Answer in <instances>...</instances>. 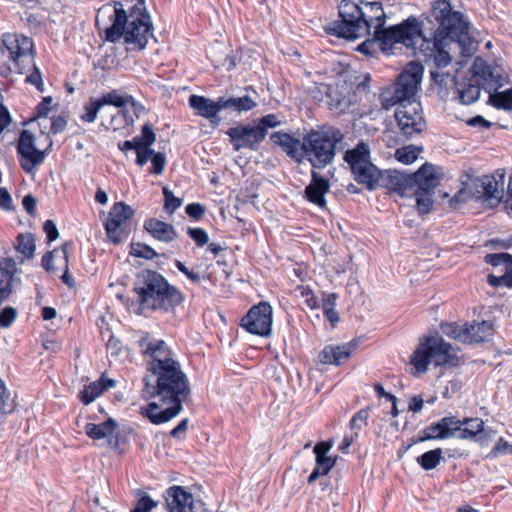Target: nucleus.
<instances>
[{
	"label": "nucleus",
	"mask_w": 512,
	"mask_h": 512,
	"mask_svg": "<svg viewBox=\"0 0 512 512\" xmlns=\"http://www.w3.org/2000/svg\"><path fill=\"white\" fill-rule=\"evenodd\" d=\"M17 153L24 159L20 161L21 168L31 173L34 167L42 164L47 151H41L35 147V137L29 130H22L17 143Z\"/></svg>",
	"instance_id": "dca6fc26"
},
{
	"label": "nucleus",
	"mask_w": 512,
	"mask_h": 512,
	"mask_svg": "<svg viewBox=\"0 0 512 512\" xmlns=\"http://www.w3.org/2000/svg\"><path fill=\"white\" fill-rule=\"evenodd\" d=\"M68 116L67 115H57L51 118V132L54 134H59L63 132L67 126Z\"/></svg>",
	"instance_id": "5fc2aeb1"
},
{
	"label": "nucleus",
	"mask_w": 512,
	"mask_h": 512,
	"mask_svg": "<svg viewBox=\"0 0 512 512\" xmlns=\"http://www.w3.org/2000/svg\"><path fill=\"white\" fill-rule=\"evenodd\" d=\"M144 229L156 240L170 243L177 237V232L173 225L163 222L156 218H150L144 222Z\"/></svg>",
	"instance_id": "a878e982"
},
{
	"label": "nucleus",
	"mask_w": 512,
	"mask_h": 512,
	"mask_svg": "<svg viewBox=\"0 0 512 512\" xmlns=\"http://www.w3.org/2000/svg\"><path fill=\"white\" fill-rule=\"evenodd\" d=\"M166 503L169 512H202L205 509L201 501H195L193 495L181 486L167 490Z\"/></svg>",
	"instance_id": "a211bd4d"
},
{
	"label": "nucleus",
	"mask_w": 512,
	"mask_h": 512,
	"mask_svg": "<svg viewBox=\"0 0 512 512\" xmlns=\"http://www.w3.org/2000/svg\"><path fill=\"white\" fill-rule=\"evenodd\" d=\"M439 431L436 423H431L427 427H425L422 431V436L419 437L417 441H414V443L417 442H423L427 440H436L439 439Z\"/></svg>",
	"instance_id": "6e6d98bb"
},
{
	"label": "nucleus",
	"mask_w": 512,
	"mask_h": 512,
	"mask_svg": "<svg viewBox=\"0 0 512 512\" xmlns=\"http://www.w3.org/2000/svg\"><path fill=\"white\" fill-rule=\"evenodd\" d=\"M487 103L498 110L512 111V88L491 93Z\"/></svg>",
	"instance_id": "473e14b6"
},
{
	"label": "nucleus",
	"mask_w": 512,
	"mask_h": 512,
	"mask_svg": "<svg viewBox=\"0 0 512 512\" xmlns=\"http://www.w3.org/2000/svg\"><path fill=\"white\" fill-rule=\"evenodd\" d=\"M102 107L105 105H112L117 108H123L129 103H133L134 98L131 95L121 93L120 90H112L103 94L98 98Z\"/></svg>",
	"instance_id": "2f4dec72"
},
{
	"label": "nucleus",
	"mask_w": 512,
	"mask_h": 512,
	"mask_svg": "<svg viewBox=\"0 0 512 512\" xmlns=\"http://www.w3.org/2000/svg\"><path fill=\"white\" fill-rule=\"evenodd\" d=\"M339 296L337 293L322 292V300L320 307L323 309V313L329 309H334Z\"/></svg>",
	"instance_id": "13d9d810"
},
{
	"label": "nucleus",
	"mask_w": 512,
	"mask_h": 512,
	"mask_svg": "<svg viewBox=\"0 0 512 512\" xmlns=\"http://www.w3.org/2000/svg\"><path fill=\"white\" fill-rule=\"evenodd\" d=\"M100 385L96 381L86 385L83 390L79 392V399L84 405L92 403L97 397L103 394V389L99 388Z\"/></svg>",
	"instance_id": "58836bf2"
},
{
	"label": "nucleus",
	"mask_w": 512,
	"mask_h": 512,
	"mask_svg": "<svg viewBox=\"0 0 512 512\" xmlns=\"http://www.w3.org/2000/svg\"><path fill=\"white\" fill-rule=\"evenodd\" d=\"M22 205L29 215H35L37 200L33 195H26L22 200Z\"/></svg>",
	"instance_id": "774afa93"
},
{
	"label": "nucleus",
	"mask_w": 512,
	"mask_h": 512,
	"mask_svg": "<svg viewBox=\"0 0 512 512\" xmlns=\"http://www.w3.org/2000/svg\"><path fill=\"white\" fill-rule=\"evenodd\" d=\"M51 97H45L36 107V117L42 118L47 117L49 112L51 111Z\"/></svg>",
	"instance_id": "0e129e2a"
},
{
	"label": "nucleus",
	"mask_w": 512,
	"mask_h": 512,
	"mask_svg": "<svg viewBox=\"0 0 512 512\" xmlns=\"http://www.w3.org/2000/svg\"><path fill=\"white\" fill-rule=\"evenodd\" d=\"M439 439H449L456 435V432L463 426L460 419L455 416L441 418L437 423Z\"/></svg>",
	"instance_id": "7c9ffc66"
},
{
	"label": "nucleus",
	"mask_w": 512,
	"mask_h": 512,
	"mask_svg": "<svg viewBox=\"0 0 512 512\" xmlns=\"http://www.w3.org/2000/svg\"><path fill=\"white\" fill-rule=\"evenodd\" d=\"M162 192L164 196V210L168 214H173L182 205V199L174 196L168 187H163Z\"/></svg>",
	"instance_id": "37998d69"
},
{
	"label": "nucleus",
	"mask_w": 512,
	"mask_h": 512,
	"mask_svg": "<svg viewBox=\"0 0 512 512\" xmlns=\"http://www.w3.org/2000/svg\"><path fill=\"white\" fill-rule=\"evenodd\" d=\"M356 347V343L350 342L344 345H328L323 348L319 358L323 364L340 365L348 359Z\"/></svg>",
	"instance_id": "393cba45"
},
{
	"label": "nucleus",
	"mask_w": 512,
	"mask_h": 512,
	"mask_svg": "<svg viewBox=\"0 0 512 512\" xmlns=\"http://www.w3.org/2000/svg\"><path fill=\"white\" fill-rule=\"evenodd\" d=\"M132 255L135 257L152 260L158 256L157 252L147 244L136 243L132 245Z\"/></svg>",
	"instance_id": "de8ad7c7"
},
{
	"label": "nucleus",
	"mask_w": 512,
	"mask_h": 512,
	"mask_svg": "<svg viewBox=\"0 0 512 512\" xmlns=\"http://www.w3.org/2000/svg\"><path fill=\"white\" fill-rule=\"evenodd\" d=\"M152 168L151 173L160 175L163 173L166 165V157L161 152H155L151 156Z\"/></svg>",
	"instance_id": "603ef678"
},
{
	"label": "nucleus",
	"mask_w": 512,
	"mask_h": 512,
	"mask_svg": "<svg viewBox=\"0 0 512 512\" xmlns=\"http://www.w3.org/2000/svg\"><path fill=\"white\" fill-rule=\"evenodd\" d=\"M442 331L444 334L461 341L463 343H468V337H467V326L466 324L461 326L456 323H450L446 324L445 326H442Z\"/></svg>",
	"instance_id": "ea45409f"
},
{
	"label": "nucleus",
	"mask_w": 512,
	"mask_h": 512,
	"mask_svg": "<svg viewBox=\"0 0 512 512\" xmlns=\"http://www.w3.org/2000/svg\"><path fill=\"white\" fill-rule=\"evenodd\" d=\"M419 51L425 56L433 57L434 64L437 68L447 67L451 62V56L447 50L450 44L439 38L421 36L419 41Z\"/></svg>",
	"instance_id": "412c9836"
},
{
	"label": "nucleus",
	"mask_w": 512,
	"mask_h": 512,
	"mask_svg": "<svg viewBox=\"0 0 512 512\" xmlns=\"http://www.w3.org/2000/svg\"><path fill=\"white\" fill-rule=\"evenodd\" d=\"M16 250L25 258H33L35 254V238L31 233H20L16 238Z\"/></svg>",
	"instance_id": "72a5a7b5"
},
{
	"label": "nucleus",
	"mask_w": 512,
	"mask_h": 512,
	"mask_svg": "<svg viewBox=\"0 0 512 512\" xmlns=\"http://www.w3.org/2000/svg\"><path fill=\"white\" fill-rule=\"evenodd\" d=\"M247 332L267 337L271 333L272 328V307L267 302H260L250 308L240 322Z\"/></svg>",
	"instance_id": "4468645a"
},
{
	"label": "nucleus",
	"mask_w": 512,
	"mask_h": 512,
	"mask_svg": "<svg viewBox=\"0 0 512 512\" xmlns=\"http://www.w3.org/2000/svg\"><path fill=\"white\" fill-rule=\"evenodd\" d=\"M485 262L493 267H502L499 276L489 274L487 282L492 287L512 288V256L508 253H492L485 256Z\"/></svg>",
	"instance_id": "6ab92c4d"
},
{
	"label": "nucleus",
	"mask_w": 512,
	"mask_h": 512,
	"mask_svg": "<svg viewBox=\"0 0 512 512\" xmlns=\"http://www.w3.org/2000/svg\"><path fill=\"white\" fill-rule=\"evenodd\" d=\"M152 154H154L153 149L140 147L139 150H136V164L139 166H144L147 161L151 159Z\"/></svg>",
	"instance_id": "69168bd1"
},
{
	"label": "nucleus",
	"mask_w": 512,
	"mask_h": 512,
	"mask_svg": "<svg viewBox=\"0 0 512 512\" xmlns=\"http://www.w3.org/2000/svg\"><path fill=\"white\" fill-rule=\"evenodd\" d=\"M95 23L105 41L117 43L123 39L126 45H132L136 50L145 49L153 35L145 0H137L127 9L119 1L106 3L98 9Z\"/></svg>",
	"instance_id": "f03ea898"
},
{
	"label": "nucleus",
	"mask_w": 512,
	"mask_h": 512,
	"mask_svg": "<svg viewBox=\"0 0 512 512\" xmlns=\"http://www.w3.org/2000/svg\"><path fill=\"white\" fill-rule=\"evenodd\" d=\"M117 422L109 417L106 421L94 424L87 423L85 425L86 435L93 440H101L111 436L117 428Z\"/></svg>",
	"instance_id": "c85d7f7f"
},
{
	"label": "nucleus",
	"mask_w": 512,
	"mask_h": 512,
	"mask_svg": "<svg viewBox=\"0 0 512 512\" xmlns=\"http://www.w3.org/2000/svg\"><path fill=\"white\" fill-rule=\"evenodd\" d=\"M424 67L417 61H411L399 74L395 83L381 93L384 109L397 105L395 119L402 135L412 138L425 128L422 107L417 93L423 78Z\"/></svg>",
	"instance_id": "7ed1b4c3"
},
{
	"label": "nucleus",
	"mask_w": 512,
	"mask_h": 512,
	"mask_svg": "<svg viewBox=\"0 0 512 512\" xmlns=\"http://www.w3.org/2000/svg\"><path fill=\"white\" fill-rule=\"evenodd\" d=\"M158 505L149 495L145 494L139 498L131 512H150Z\"/></svg>",
	"instance_id": "3c124183"
},
{
	"label": "nucleus",
	"mask_w": 512,
	"mask_h": 512,
	"mask_svg": "<svg viewBox=\"0 0 512 512\" xmlns=\"http://www.w3.org/2000/svg\"><path fill=\"white\" fill-rule=\"evenodd\" d=\"M332 446L333 442L331 440L321 441L314 446L316 467L324 473H329L336 463L335 458L327 456Z\"/></svg>",
	"instance_id": "cd10ccee"
},
{
	"label": "nucleus",
	"mask_w": 512,
	"mask_h": 512,
	"mask_svg": "<svg viewBox=\"0 0 512 512\" xmlns=\"http://www.w3.org/2000/svg\"><path fill=\"white\" fill-rule=\"evenodd\" d=\"M343 140L341 130L333 126L311 130L303 137L304 156L314 168L322 169L333 162Z\"/></svg>",
	"instance_id": "6e6552de"
},
{
	"label": "nucleus",
	"mask_w": 512,
	"mask_h": 512,
	"mask_svg": "<svg viewBox=\"0 0 512 512\" xmlns=\"http://www.w3.org/2000/svg\"><path fill=\"white\" fill-rule=\"evenodd\" d=\"M463 426H466L469 430H472L475 433V437H477L480 433L484 431V422L480 418H465L461 420Z\"/></svg>",
	"instance_id": "864d4df0"
},
{
	"label": "nucleus",
	"mask_w": 512,
	"mask_h": 512,
	"mask_svg": "<svg viewBox=\"0 0 512 512\" xmlns=\"http://www.w3.org/2000/svg\"><path fill=\"white\" fill-rule=\"evenodd\" d=\"M370 147L360 141L354 148L344 154V161L349 165L354 180L372 191L379 186L381 170L371 162Z\"/></svg>",
	"instance_id": "9d476101"
},
{
	"label": "nucleus",
	"mask_w": 512,
	"mask_h": 512,
	"mask_svg": "<svg viewBox=\"0 0 512 512\" xmlns=\"http://www.w3.org/2000/svg\"><path fill=\"white\" fill-rule=\"evenodd\" d=\"M273 144L278 145L292 159L301 161L304 157L303 141L293 137L289 133L277 131L270 135Z\"/></svg>",
	"instance_id": "5701e85b"
},
{
	"label": "nucleus",
	"mask_w": 512,
	"mask_h": 512,
	"mask_svg": "<svg viewBox=\"0 0 512 512\" xmlns=\"http://www.w3.org/2000/svg\"><path fill=\"white\" fill-rule=\"evenodd\" d=\"M412 374L426 373L429 364L453 367L458 364L456 349L441 336H424L410 357Z\"/></svg>",
	"instance_id": "0eeeda50"
},
{
	"label": "nucleus",
	"mask_w": 512,
	"mask_h": 512,
	"mask_svg": "<svg viewBox=\"0 0 512 512\" xmlns=\"http://www.w3.org/2000/svg\"><path fill=\"white\" fill-rule=\"evenodd\" d=\"M472 72L474 78L487 81L492 75V66L488 65L483 59L476 58L472 66Z\"/></svg>",
	"instance_id": "79ce46f5"
},
{
	"label": "nucleus",
	"mask_w": 512,
	"mask_h": 512,
	"mask_svg": "<svg viewBox=\"0 0 512 512\" xmlns=\"http://www.w3.org/2000/svg\"><path fill=\"white\" fill-rule=\"evenodd\" d=\"M474 186L479 198L500 201L504 194V173L485 175L474 181Z\"/></svg>",
	"instance_id": "4be33fe9"
},
{
	"label": "nucleus",
	"mask_w": 512,
	"mask_h": 512,
	"mask_svg": "<svg viewBox=\"0 0 512 512\" xmlns=\"http://www.w3.org/2000/svg\"><path fill=\"white\" fill-rule=\"evenodd\" d=\"M138 345L146 358L149 372L143 379L142 395L145 399H153L140 407V413L155 425L169 422L181 413L183 403L191 395L189 378L164 340L147 333L138 341Z\"/></svg>",
	"instance_id": "f257e3e1"
},
{
	"label": "nucleus",
	"mask_w": 512,
	"mask_h": 512,
	"mask_svg": "<svg viewBox=\"0 0 512 512\" xmlns=\"http://www.w3.org/2000/svg\"><path fill=\"white\" fill-rule=\"evenodd\" d=\"M185 212L189 217L199 220L205 214V207L200 203H190L185 207Z\"/></svg>",
	"instance_id": "052dcab7"
},
{
	"label": "nucleus",
	"mask_w": 512,
	"mask_h": 512,
	"mask_svg": "<svg viewBox=\"0 0 512 512\" xmlns=\"http://www.w3.org/2000/svg\"><path fill=\"white\" fill-rule=\"evenodd\" d=\"M138 315L147 312L173 310L183 301V294L160 273L153 270H142L135 276L133 283Z\"/></svg>",
	"instance_id": "39448f33"
},
{
	"label": "nucleus",
	"mask_w": 512,
	"mask_h": 512,
	"mask_svg": "<svg viewBox=\"0 0 512 512\" xmlns=\"http://www.w3.org/2000/svg\"><path fill=\"white\" fill-rule=\"evenodd\" d=\"M442 176V168L431 163V168L427 169L411 190L410 196L415 197V207L419 215L423 216L431 212L435 189L440 184Z\"/></svg>",
	"instance_id": "9b49d317"
},
{
	"label": "nucleus",
	"mask_w": 512,
	"mask_h": 512,
	"mask_svg": "<svg viewBox=\"0 0 512 512\" xmlns=\"http://www.w3.org/2000/svg\"><path fill=\"white\" fill-rule=\"evenodd\" d=\"M16 318V310L12 307H6L0 312V326L9 327Z\"/></svg>",
	"instance_id": "4d7b16f0"
},
{
	"label": "nucleus",
	"mask_w": 512,
	"mask_h": 512,
	"mask_svg": "<svg viewBox=\"0 0 512 512\" xmlns=\"http://www.w3.org/2000/svg\"><path fill=\"white\" fill-rule=\"evenodd\" d=\"M234 151L242 149L257 151L264 141L258 128L249 124H238L226 131Z\"/></svg>",
	"instance_id": "f3484780"
},
{
	"label": "nucleus",
	"mask_w": 512,
	"mask_h": 512,
	"mask_svg": "<svg viewBox=\"0 0 512 512\" xmlns=\"http://www.w3.org/2000/svg\"><path fill=\"white\" fill-rule=\"evenodd\" d=\"M312 179L305 188V195L309 202L324 207L326 205L325 194L329 191L330 185L327 179L312 171Z\"/></svg>",
	"instance_id": "b1692460"
},
{
	"label": "nucleus",
	"mask_w": 512,
	"mask_h": 512,
	"mask_svg": "<svg viewBox=\"0 0 512 512\" xmlns=\"http://www.w3.org/2000/svg\"><path fill=\"white\" fill-rule=\"evenodd\" d=\"M189 106L195 111V114L203 117L214 125L218 126L221 122L219 112L224 110L223 97L212 100L205 96L192 94L188 99Z\"/></svg>",
	"instance_id": "aec40b11"
},
{
	"label": "nucleus",
	"mask_w": 512,
	"mask_h": 512,
	"mask_svg": "<svg viewBox=\"0 0 512 512\" xmlns=\"http://www.w3.org/2000/svg\"><path fill=\"white\" fill-rule=\"evenodd\" d=\"M101 108L102 105L98 98H90L83 107V113L80 115V119L84 123H94Z\"/></svg>",
	"instance_id": "4c0bfd02"
},
{
	"label": "nucleus",
	"mask_w": 512,
	"mask_h": 512,
	"mask_svg": "<svg viewBox=\"0 0 512 512\" xmlns=\"http://www.w3.org/2000/svg\"><path fill=\"white\" fill-rule=\"evenodd\" d=\"M31 64H33L34 71L26 77V82L35 85L40 91H43V82L40 70L35 66L33 62Z\"/></svg>",
	"instance_id": "338daca9"
},
{
	"label": "nucleus",
	"mask_w": 512,
	"mask_h": 512,
	"mask_svg": "<svg viewBox=\"0 0 512 512\" xmlns=\"http://www.w3.org/2000/svg\"><path fill=\"white\" fill-rule=\"evenodd\" d=\"M423 151L421 146L415 145H407L401 148H398L395 151V158L397 161L409 165L413 163L419 156V154Z\"/></svg>",
	"instance_id": "e433bc0d"
},
{
	"label": "nucleus",
	"mask_w": 512,
	"mask_h": 512,
	"mask_svg": "<svg viewBox=\"0 0 512 512\" xmlns=\"http://www.w3.org/2000/svg\"><path fill=\"white\" fill-rule=\"evenodd\" d=\"M15 409L14 401L7 392L4 381L0 378V414L6 415Z\"/></svg>",
	"instance_id": "a19ab883"
},
{
	"label": "nucleus",
	"mask_w": 512,
	"mask_h": 512,
	"mask_svg": "<svg viewBox=\"0 0 512 512\" xmlns=\"http://www.w3.org/2000/svg\"><path fill=\"white\" fill-rule=\"evenodd\" d=\"M3 45L9 52L10 59L14 62L18 72L24 73L25 65L33 62V41L30 37L17 33L3 35Z\"/></svg>",
	"instance_id": "ddd939ff"
},
{
	"label": "nucleus",
	"mask_w": 512,
	"mask_h": 512,
	"mask_svg": "<svg viewBox=\"0 0 512 512\" xmlns=\"http://www.w3.org/2000/svg\"><path fill=\"white\" fill-rule=\"evenodd\" d=\"M133 215L132 207L124 202H116L111 207L104 226L107 236L112 242L120 243L122 241L123 232Z\"/></svg>",
	"instance_id": "2eb2a0df"
},
{
	"label": "nucleus",
	"mask_w": 512,
	"mask_h": 512,
	"mask_svg": "<svg viewBox=\"0 0 512 512\" xmlns=\"http://www.w3.org/2000/svg\"><path fill=\"white\" fill-rule=\"evenodd\" d=\"M468 343H481L491 339L493 324L489 321L466 323Z\"/></svg>",
	"instance_id": "bb28decb"
},
{
	"label": "nucleus",
	"mask_w": 512,
	"mask_h": 512,
	"mask_svg": "<svg viewBox=\"0 0 512 512\" xmlns=\"http://www.w3.org/2000/svg\"><path fill=\"white\" fill-rule=\"evenodd\" d=\"M458 97L462 104L469 105L478 100L480 96V86L478 80L475 83H467L463 87H458Z\"/></svg>",
	"instance_id": "c9c22d12"
},
{
	"label": "nucleus",
	"mask_w": 512,
	"mask_h": 512,
	"mask_svg": "<svg viewBox=\"0 0 512 512\" xmlns=\"http://www.w3.org/2000/svg\"><path fill=\"white\" fill-rule=\"evenodd\" d=\"M68 244L65 243L62 248L61 252L63 254V258L65 260V271L63 275L61 276V280L64 284H66L69 287H73L75 285L74 278L69 274L68 272V251H67Z\"/></svg>",
	"instance_id": "bf43d9fd"
},
{
	"label": "nucleus",
	"mask_w": 512,
	"mask_h": 512,
	"mask_svg": "<svg viewBox=\"0 0 512 512\" xmlns=\"http://www.w3.org/2000/svg\"><path fill=\"white\" fill-rule=\"evenodd\" d=\"M442 459V449L436 448L423 453L422 455L417 457L416 461L422 469L429 471L436 468Z\"/></svg>",
	"instance_id": "f704fd0d"
},
{
	"label": "nucleus",
	"mask_w": 512,
	"mask_h": 512,
	"mask_svg": "<svg viewBox=\"0 0 512 512\" xmlns=\"http://www.w3.org/2000/svg\"><path fill=\"white\" fill-rule=\"evenodd\" d=\"M431 15L438 23L432 37L458 44L461 51L472 50L470 21L460 11L453 10L450 0H436L432 3Z\"/></svg>",
	"instance_id": "423d86ee"
},
{
	"label": "nucleus",
	"mask_w": 512,
	"mask_h": 512,
	"mask_svg": "<svg viewBox=\"0 0 512 512\" xmlns=\"http://www.w3.org/2000/svg\"><path fill=\"white\" fill-rule=\"evenodd\" d=\"M431 168V163H424L415 173L407 174L398 170H386L381 172V181L379 186L387 190L397 193L401 197L410 196L411 190L418 179Z\"/></svg>",
	"instance_id": "f8f14e48"
},
{
	"label": "nucleus",
	"mask_w": 512,
	"mask_h": 512,
	"mask_svg": "<svg viewBox=\"0 0 512 512\" xmlns=\"http://www.w3.org/2000/svg\"><path fill=\"white\" fill-rule=\"evenodd\" d=\"M223 106L224 110H232L234 112H247L252 110L257 106V102L255 98H252L250 95H244L241 97H223Z\"/></svg>",
	"instance_id": "c756f323"
},
{
	"label": "nucleus",
	"mask_w": 512,
	"mask_h": 512,
	"mask_svg": "<svg viewBox=\"0 0 512 512\" xmlns=\"http://www.w3.org/2000/svg\"><path fill=\"white\" fill-rule=\"evenodd\" d=\"M369 418V411L366 408L360 409L356 412L349 422V427L352 430L359 432L363 426L367 424Z\"/></svg>",
	"instance_id": "09e8293b"
},
{
	"label": "nucleus",
	"mask_w": 512,
	"mask_h": 512,
	"mask_svg": "<svg viewBox=\"0 0 512 512\" xmlns=\"http://www.w3.org/2000/svg\"><path fill=\"white\" fill-rule=\"evenodd\" d=\"M140 147L150 148L156 141V135L149 124L142 126L141 135L135 137Z\"/></svg>",
	"instance_id": "49530a36"
},
{
	"label": "nucleus",
	"mask_w": 512,
	"mask_h": 512,
	"mask_svg": "<svg viewBox=\"0 0 512 512\" xmlns=\"http://www.w3.org/2000/svg\"><path fill=\"white\" fill-rule=\"evenodd\" d=\"M281 124V121L278 119V116L275 114H267L260 118L256 124L259 132L262 137L265 139L268 129L275 128Z\"/></svg>",
	"instance_id": "c03bdc74"
},
{
	"label": "nucleus",
	"mask_w": 512,
	"mask_h": 512,
	"mask_svg": "<svg viewBox=\"0 0 512 512\" xmlns=\"http://www.w3.org/2000/svg\"><path fill=\"white\" fill-rule=\"evenodd\" d=\"M385 23L386 21H382L375 24L373 31L374 40L379 43L383 52H390L397 43L416 49L423 34L421 21L410 16L400 24L387 28L384 27Z\"/></svg>",
	"instance_id": "1a4fd4ad"
},
{
	"label": "nucleus",
	"mask_w": 512,
	"mask_h": 512,
	"mask_svg": "<svg viewBox=\"0 0 512 512\" xmlns=\"http://www.w3.org/2000/svg\"><path fill=\"white\" fill-rule=\"evenodd\" d=\"M43 229H44V232L46 233L48 243H51L58 238L59 232H58L57 226L54 223V221L46 220L44 222Z\"/></svg>",
	"instance_id": "e2e57ef3"
},
{
	"label": "nucleus",
	"mask_w": 512,
	"mask_h": 512,
	"mask_svg": "<svg viewBox=\"0 0 512 512\" xmlns=\"http://www.w3.org/2000/svg\"><path fill=\"white\" fill-rule=\"evenodd\" d=\"M386 21L381 1L342 0L339 20L326 27V32L339 38L354 40L371 34L375 24Z\"/></svg>",
	"instance_id": "20e7f679"
},
{
	"label": "nucleus",
	"mask_w": 512,
	"mask_h": 512,
	"mask_svg": "<svg viewBox=\"0 0 512 512\" xmlns=\"http://www.w3.org/2000/svg\"><path fill=\"white\" fill-rule=\"evenodd\" d=\"M511 444L505 441L503 438H500L494 448L488 454L489 458H496L498 455L509 454V449Z\"/></svg>",
	"instance_id": "680f3d73"
},
{
	"label": "nucleus",
	"mask_w": 512,
	"mask_h": 512,
	"mask_svg": "<svg viewBox=\"0 0 512 512\" xmlns=\"http://www.w3.org/2000/svg\"><path fill=\"white\" fill-rule=\"evenodd\" d=\"M188 235L196 243L197 246L203 247L208 244L209 236L203 228H191L187 230Z\"/></svg>",
	"instance_id": "8fccbe9b"
},
{
	"label": "nucleus",
	"mask_w": 512,
	"mask_h": 512,
	"mask_svg": "<svg viewBox=\"0 0 512 512\" xmlns=\"http://www.w3.org/2000/svg\"><path fill=\"white\" fill-rule=\"evenodd\" d=\"M17 271V265L13 258H5L0 262L1 278L6 283H11Z\"/></svg>",
	"instance_id": "a18cd8bd"
}]
</instances>
